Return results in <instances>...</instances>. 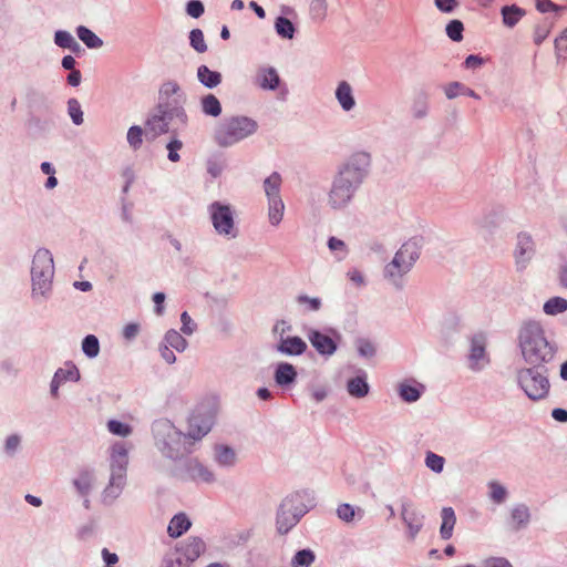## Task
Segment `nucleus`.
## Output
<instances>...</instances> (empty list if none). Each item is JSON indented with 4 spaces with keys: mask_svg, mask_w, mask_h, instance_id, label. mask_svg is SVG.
Returning <instances> with one entry per match:
<instances>
[{
    "mask_svg": "<svg viewBox=\"0 0 567 567\" xmlns=\"http://www.w3.org/2000/svg\"><path fill=\"white\" fill-rule=\"evenodd\" d=\"M217 411L216 399L199 403L188 420V431L185 437L194 441L202 440L210 431Z\"/></svg>",
    "mask_w": 567,
    "mask_h": 567,
    "instance_id": "1",
    "label": "nucleus"
},
{
    "mask_svg": "<svg viewBox=\"0 0 567 567\" xmlns=\"http://www.w3.org/2000/svg\"><path fill=\"white\" fill-rule=\"evenodd\" d=\"M54 275L53 258L49 250L39 249L32 260L31 276L33 292L44 295L50 290Z\"/></svg>",
    "mask_w": 567,
    "mask_h": 567,
    "instance_id": "2",
    "label": "nucleus"
},
{
    "mask_svg": "<svg viewBox=\"0 0 567 567\" xmlns=\"http://www.w3.org/2000/svg\"><path fill=\"white\" fill-rule=\"evenodd\" d=\"M520 346L526 361L534 365L543 363L548 354L547 342L538 328H525L520 333Z\"/></svg>",
    "mask_w": 567,
    "mask_h": 567,
    "instance_id": "3",
    "label": "nucleus"
},
{
    "mask_svg": "<svg viewBox=\"0 0 567 567\" xmlns=\"http://www.w3.org/2000/svg\"><path fill=\"white\" fill-rule=\"evenodd\" d=\"M248 134V118L245 116H231L225 118L215 131V141L220 146H229L241 140Z\"/></svg>",
    "mask_w": 567,
    "mask_h": 567,
    "instance_id": "4",
    "label": "nucleus"
},
{
    "mask_svg": "<svg viewBox=\"0 0 567 567\" xmlns=\"http://www.w3.org/2000/svg\"><path fill=\"white\" fill-rule=\"evenodd\" d=\"M213 226L219 235L236 237L234 215L229 206L218 202L209 206Z\"/></svg>",
    "mask_w": 567,
    "mask_h": 567,
    "instance_id": "5",
    "label": "nucleus"
},
{
    "mask_svg": "<svg viewBox=\"0 0 567 567\" xmlns=\"http://www.w3.org/2000/svg\"><path fill=\"white\" fill-rule=\"evenodd\" d=\"M519 383L525 393L533 400L545 398L549 390L548 380L533 369L520 371Z\"/></svg>",
    "mask_w": 567,
    "mask_h": 567,
    "instance_id": "6",
    "label": "nucleus"
},
{
    "mask_svg": "<svg viewBox=\"0 0 567 567\" xmlns=\"http://www.w3.org/2000/svg\"><path fill=\"white\" fill-rule=\"evenodd\" d=\"M349 175H355V173H351L347 169L341 172L334 181L330 193V202L333 208L343 207L351 198L352 188Z\"/></svg>",
    "mask_w": 567,
    "mask_h": 567,
    "instance_id": "7",
    "label": "nucleus"
},
{
    "mask_svg": "<svg viewBox=\"0 0 567 567\" xmlns=\"http://www.w3.org/2000/svg\"><path fill=\"white\" fill-rule=\"evenodd\" d=\"M416 259V249L413 244H404L399 251L395 254L392 264L390 265V274H394V269L398 271L405 270Z\"/></svg>",
    "mask_w": 567,
    "mask_h": 567,
    "instance_id": "8",
    "label": "nucleus"
},
{
    "mask_svg": "<svg viewBox=\"0 0 567 567\" xmlns=\"http://www.w3.org/2000/svg\"><path fill=\"white\" fill-rule=\"evenodd\" d=\"M146 128L154 136L168 132L167 112L163 105H158L156 111L147 118Z\"/></svg>",
    "mask_w": 567,
    "mask_h": 567,
    "instance_id": "9",
    "label": "nucleus"
},
{
    "mask_svg": "<svg viewBox=\"0 0 567 567\" xmlns=\"http://www.w3.org/2000/svg\"><path fill=\"white\" fill-rule=\"evenodd\" d=\"M205 549L203 539L190 537L181 546L179 554L187 563H193L205 553Z\"/></svg>",
    "mask_w": 567,
    "mask_h": 567,
    "instance_id": "10",
    "label": "nucleus"
},
{
    "mask_svg": "<svg viewBox=\"0 0 567 567\" xmlns=\"http://www.w3.org/2000/svg\"><path fill=\"white\" fill-rule=\"evenodd\" d=\"M309 340L316 350L322 354H331L337 348L331 337L319 331H311Z\"/></svg>",
    "mask_w": 567,
    "mask_h": 567,
    "instance_id": "11",
    "label": "nucleus"
},
{
    "mask_svg": "<svg viewBox=\"0 0 567 567\" xmlns=\"http://www.w3.org/2000/svg\"><path fill=\"white\" fill-rule=\"evenodd\" d=\"M298 522V516L295 514H290V505L289 503H285L281 506V509L277 517V528L280 533L286 534L289 529L296 525Z\"/></svg>",
    "mask_w": 567,
    "mask_h": 567,
    "instance_id": "12",
    "label": "nucleus"
},
{
    "mask_svg": "<svg viewBox=\"0 0 567 567\" xmlns=\"http://www.w3.org/2000/svg\"><path fill=\"white\" fill-rule=\"evenodd\" d=\"M442 524L440 535L443 539H450L456 524V516L452 507H444L441 512Z\"/></svg>",
    "mask_w": 567,
    "mask_h": 567,
    "instance_id": "13",
    "label": "nucleus"
},
{
    "mask_svg": "<svg viewBox=\"0 0 567 567\" xmlns=\"http://www.w3.org/2000/svg\"><path fill=\"white\" fill-rule=\"evenodd\" d=\"M192 523L185 514L175 515L167 527L168 535L173 538L182 536L190 527Z\"/></svg>",
    "mask_w": 567,
    "mask_h": 567,
    "instance_id": "14",
    "label": "nucleus"
},
{
    "mask_svg": "<svg viewBox=\"0 0 567 567\" xmlns=\"http://www.w3.org/2000/svg\"><path fill=\"white\" fill-rule=\"evenodd\" d=\"M297 377V371L292 364L280 363L275 371V380L278 385L291 384Z\"/></svg>",
    "mask_w": 567,
    "mask_h": 567,
    "instance_id": "15",
    "label": "nucleus"
},
{
    "mask_svg": "<svg viewBox=\"0 0 567 567\" xmlns=\"http://www.w3.org/2000/svg\"><path fill=\"white\" fill-rule=\"evenodd\" d=\"M307 348L306 342L299 337H289L282 339L278 349L286 354H301Z\"/></svg>",
    "mask_w": 567,
    "mask_h": 567,
    "instance_id": "16",
    "label": "nucleus"
},
{
    "mask_svg": "<svg viewBox=\"0 0 567 567\" xmlns=\"http://www.w3.org/2000/svg\"><path fill=\"white\" fill-rule=\"evenodd\" d=\"M197 78L199 82L208 89L216 87L221 82V74L217 71H212L206 65H200L197 69Z\"/></svg>",
    "mask_w": 567,
    "mask_h": 567,
    "instance_id": "17",
    "label": "nucleus"
},
{
    "mask_svg": "<svg viewBox=\"0 0 567 567\" xmlns=\"http://www.w3.org/2000/svg\"><path fill=\"white\" fill-rule=\"evenodd\" d=\"M111 462L113 471H115L116 467L121 474L125 470V465L127 463V450L123 443H116L112 446Z\"/></svg>",
    "mask_w": 567,
    "mask_h": 567,
    "instance_id": "18",
    "label": "nucleus"
},
{
    "mask_svg": "<svg viewBox=\"0 0 567 567\" xmlns=\"http://www.w3.org/2000/svg\"><path fill=\"white\" fill-rule=\"evenodd\" d=\"M202 111L209 116L217 117L221 114V104L219 100L213 95L207 94L200 100Z\"/></svg>",
    "mask_w": 567,
    "mask_h": 567,
    "instance_id": "19",
    "label": "nucleus"
},
{
    "mask_svg": "<svg viewBox=\"0 0 567 567\" xmlns=\"http://www.w3.org/2000/svg\"><path fill=\"white\" fill-rule=\"evenodd\" d=\"M256 81L264 89H275L279 84V76L274 69H262L258 72Z\"/></svg>",
    "mask_w": 567,
    "mask_h": 567,
    "instance_id": "20",
    "label": "nucleus"
},
{
    "mask_svg": "<svg viewBox=\"0 0 567 567\" xmlns=\"http://www.w3.org/2000/svg\"><path fill=\"white\" fill-rule=\"evenodd\" d=\"M76 34L80 40L90 49H97L103 45V41L86 27H79Z\"/></svg>",
    "mask_w": 567,
    "mask_h": 567,
    "instance_id": "21",
    "label": "nucleus"
},
{
    "mask_svg": "<svg viewBox=\"0 0 567 567\" xmlns=\"http://www.w3.org/2000/svg\"><path fill=\"white\" fill-rule=\"evenodd\" d=\"M525 14L517 6H506L502 9L503 22L507 27H514Z\"/></svg>",
    "mask_w": 567,
    "mask_h": 567,
    "instance_id": "22",
    "label": "nucleus"
},
{
    "mask_svg": "<svg viewBox=\"0 0 567 567\" xmlns=\"http://www.w3.org/2000/svg\"><path fill=\"white\" fill-rule=\"evenodd\" d=\"M423 390V385L419 383H402L400 385V395L406 402L416 401Z\"/></svg>",
    "mask_w": 567,
    "mask_h": 567,
    "instance_id": "23",
    "label": "nucleus"
},
{
    "mask_svg": "<svg viewBox=\"0 0 567 567\" xmlns=\"http://www.w3.org/2000/svg\"><path fill=\"white\" fill-rule=\"evenodd\" d=\"M337 99L344 110H350L354 105L351 87L342 82L337 89Z\"/></svg>",
    "mask_w": 567,
    "mask_h": 567,
    "instance_id": "24",
    "label": "nucleus"
},
{
    "mask_svg": "<svg viewBox=\"0 0 567 567\" xmlns=\"http://www.w3.org/2000/svg\"><path fill=\"white\" fill-rule=\"evenodd\" d=\"M282 179L278 173H272L264 182V188L268 197H278Z\"/></svg>",
    "mask_w": 567,
    "mask_h": 567,
    "instance_id": "25",
    "label": "nucleus"
},
{
    "mask_svg": "<svg viewBox=\"0 0 567 567\" xmlns=\"http://www.w3.org/2000/svg\"><path fill=\"white\" fill-rule=\"evenodd\" d=\"M316 559V555L310 549H302L296 553L291 559V567H309Z\"/></svg>",
    "mask_w": 567,
    "mask_h": 567,
    "instance_id": "26",
    "label": "nucleus"
},
{
    "mask_svg": "<svg viewBox=\"0 0 567 567\" xmlns=\"http://www.w3.org/2000/svg\"><path fill=\"white\" fill-rule=\"evenodd\" d=\"M567 310V300L560 297H554L547 300L544 305V311L547 315L554 316Z\"/></svg>",
    "mask_w": 567,
    "mask_h": 567,
    "instance_id": "27",
    "label": "nucleus"
},
{
    "mask_svg": "<svg viewBox=\"0 0 567 567\" xmlns=\"http://www.w3.org/2000/svg\"><path fill=\"white\" fill-rule=\"evenodd\" d=\"M165 342L168 348H174L177 351H184L187 346V341L184 337L175 330H169L165 334Z\"/></svg>",
    "mask_w": 567,
    "mask_h": 567,
    "instance_id": "28",
    "label": "nucleus"
},
{
    "mask_svg": "<svg viewBox=\"0 0 567 567\" xmlns=\"http://www.w3.org/2000/svg\"><path fill=\"white\" fill-rule=\"evenodd\" d=\"M285 205L280 198H274L269 206V220L272 225H278L284 217Z\"/></svg>",
    "mask_w": 567,
    "mask_h": 567,
    "instance_id": "29",
    "label": "nucleus"
},
{
    "mask_svg": "<svg viewBox=\"0 0 567 567\" xmlns=\"http://www.w3.org/2000/svg\"><path fill=\"white\" fill-rule=\"evenodd\" d=\"M368 384L363 378H354L348 382V391L351 395L362 398L368 393Z\"/></svg>",
    "mask_w": 567,
    "mask_h": 567,
    "instance_id": "30",
    "label": "nucleus"
},
{
    "mask_svg": "<svg viewBox=\"0 0 567 567\" xmlns=\"http://www.w3.org/2000/svg\"><path fill=\"white\" fill-rule=\"evenodd\" d=\"M190 47L198 53L207 51V44L205 42L204 33L200 29H193L189 33Z\"/></svg>",
    "mask_w": 567,
    "mask_h": 567,
    "instance_id": "31",
    "label": "nucleus"
},
{
    "mask_svg": "<svg viewBox=\"0 0 567 567\" xmlns=\"http://www.w3.org/2000/svg\"><path fill=\"white\" fill-rule=\"evenodd\" d=\"M189 474L193 480L210 482L213 480V474L205 466L195 462L189 467Z\"/></svg>",
    "mask_w": 567,
    "mask_h": 567,
    "instance_id": "32",
    "label": "nucleus"
},
{
    "mask_svg": "<svg viewBox=\"0 0 567 567\" xmlns=\"http://www.w3.org/2000/svg\"><path fill=\"white\" fill-rule=\"evenodd\" d=\"M82 350L90 358L96 357L100 351L97 338L93 334L86 336L82 342Z\"/></svg>",
    "mask_w": 567,
    "mask_h": 567,
    "instance_id": "33",
    "label": "nucleus"
},
{
    "mask_svg": "<svg viewBox=\"0 0 567 567\" xmlns=\"http://www.w3.org/2000/svg\"><path fill=\"white\" fill-rule=\"evenodd\" d=\"M55 382L76 381L80 377L79 370L74 365L61 368L55 372Z\"/></svg>",
    "mask_w": 567,
    "mask_h": 567,
    "instance_id": "34",
    "label": "nucleus"
},
{
    "mask_svg": "<svg viewBox=\"0 0 567 567\" xmlns=\"http://www.w3.org/2000/svg\"><path fill=\"white\" fill-rule=\"evenodd\" d=\"M107 429L112 434L122 437H126L132 433V427L128 424L122 423L116 420H110L107 422Z\"/></svg>",
    "mask_w": 567,
    "mask_h": 567,
    "instance_id": "35",
    "label": "nucleus"
},
{
    "mask_svg": "<svg viewBox=\"0 0 567 567\" xmlns=\"http://www.w3.org/2000/svg\"><path fill=\"white\" fill-rule=\"evenodd\" d=\"M276 30L278 34L284 38L291 39L293 37L295 28L291 21L286 18H278L276 21Z\"/></svg>",
    "mask_w": 567,
    "mask_h": 567,
    "instance_id": "36",
    "label": "nucleus"
},
{
    "mask_svg": "<svg viewBox=\"0 0 567 567\" xmlns=\"http://www.w3.org/2000/svg\"><path fill=\"white\" fill-rule=\"evenodd\" d=\"M68 111L74 124L80 125L83 123V112L78 100L71 99L68 102Z\"/></svg>",
    "mask_w": 567,
    "mask_h": 567,
    "instance_id": "37",
    "label": "nucleus"
},
{
    "mask_svg": "<svg viewBox=\"0 0 567 567\" xmlns=\"http://www.w3.org/2000/svg\"><path fill=\"white\" fill-rule=\"evenodd\" d=\"M142 136L143 130L141 126H131L127 132V142L134 150H137L142 145Z\"/></svg>",
    "mask_w": 567,
    "mask_h": 567,
    "instance_id": "38",
    "label": "nucleus"
},
{
    "mask_svg": "<svg viewBox=\"0 0 567 567\" xmlns=\"http://www.w3.org/2000/svg\"><path fill=\"white\" fill-rule=\"evenodd\" d=\"M54 42L60 48L66 49L68 47L76 45V41L68 31H56Z\"/></svg>",
    "mask_w": 567,
    "mask_h": 567,
    "instance_id": "39",
    "label": "nucleus"
},
{
    "mask_svg": "<svg viewBox=\"0 0 567 567\" xmlns=\"http://www.w3.org/2000/svg\"><path fill=\"white\" fill-rule=\"evenodd\" d=\"M446 33L453 41H461L463 38V24L458 20L451 21L446 27Z\"/></svg>",
    "mask_w": 567,
    "mask_h": 567,
    "instance_id": "40",
    "label": "nucleus"
},
{
    "mask_svg": "<svg viewBox=\"0 0 567 567\" xmlns=\"http://www.w3.org/2000/svg\"><path fill=\"white\" fill-rule=\"evenodd\" d=\"M444 458L435 453L429 452L426 455V466L430 467L432 471L440 473L443 470L444 466Z\"/></svg>",
    "mask_w": 567,
    "mask_h": 567,
    "instance_id": "41",
    "label": "nucleus"
},
{
    "mask_svg": "<svg viewBox=\"0 0 567 567\" xmlns=\"http://www.w3.org/2000/svg\"><path fill=\"white\" fill-rule=\"evenodd\" d=\"M216 458L223 465H230L235 461V453L229 447L220 446L217 449Z\"/></svg>",
    "mask_w": 567,
    "mask_h": 567,
    "instance_id": "42",
    "label": "nucleus"
},
{
    "mask_svg": "<svg viewBox=\"0 0 567 567\" xmlns=\"http://www.w3.org/2000/svg\"><path fill=\"white\" fill-rule=\"evenodd\" d=\"M338 517L347 523L353 520L355 509L349 504H341L337 509Z\"/></svg>",
    "mask_w": 567,
    "mask_h": 567,
    "instance_id": "43",
    "label": "nucleus"
},
{
    "mask_svg": "<svg viewBox=\"0 0 567 567\" xmlns=\"http://www.w3.org/2000/svg\"><path fill=\"white\" fill-rule=\"evenodd\" d=\"M74 484L81 493H83V494L87 493L92 485L91 474L87 472L82 473L79 476V478L75 480Z\"/></svg>",
    "mask_w": 567,
    "mask_h": 567,
    "instance_id": "44",
    "label": "nucleus"
},
{
    "mask_svg": "<svg viewBox=\"0 0 567 567\" xmlns=\"http://www.w3.org/2000/svg\"><path fill=\"white\" fill-rule=\"evenodd\" d=\"M183 147V142L179 141V140H172L168 144H167V150H168V159L171 162H178L181 159V156L178 154V151Z\"/></svg>",
    "mask_w": 567,
    "mask_h": 567,
    "instance_id": "45",
    "label": "nucleus"
},
{
    "mask_svg": "<svg viewBox=\"0 0 567 567\" xmlns=\"http://www.w3.org/2000/svg\"><path fill=\"white\" fill-rule=\"evenodd\" d=\"M186 12L193 18H199L204 13V4L198 0H190L187 3Z\"/></svg>",
    "mask_w": 567,
    "mask_h": 567,
    "instance_id": "46",
    "label": "nucleus"
},
{
    "mask_svg": "<svg viewBox=\"0 0 567 567\" xmlns=\"http://www.w3.org/2000/svg\"><path fill=\"white\" fill-rule=\"evenodd\" d=\"M535 6L536 9L542 13L556 12L559 10V7L551 0H535Z\"/></svg>",
    "mask_w": 567,
    "mask_h": 567,
    "instance_id": "47",
    "label": "nucleus"
},
{
    "mask_svg": "<svg viewBox=\"0 0 567 567\" xmlns=\"http://www.w3.org/2000/svg\"><path fill=\"white\" fill-rule=\"evenodd\" d=\"M491 488V497L496 502L501 503L505 499L506 491L499 484L493 483L489 486Z\"/></svg>",
    "mask_w": 567,
    "mask_h": 567,
    "instance_id": "48",
    "label": "nucleus"
},
{
    "mask_svg": "<svg viewBox=\"0 0 567 567\" xmlns=\"http://www.w3.org/2000/svg\"><path fill=\"white\" fill-rule=\"evenodd\" d=\"M181 321L183 324L182 331L186 334H192L196 328V324L194 323V321L186 311L182 313Z\"/></svg>",
    "mask_w": 567,
    "mask_h": 567,
    "instance_id": "49",
    "label": "nucleus"
},
{
    "mask_svg": "<svg viewBox=\"0 0 567 567\" xmlns=\"http://www.w3.org/2000/svg\"><path fill=\"white\" fill-rule=\"evenodd\" d=\"M512 518L516 522L515 528H518L528 520V513L526 509L517 508L513 511Z\"/></svg>",
    "mask_w": 567,
    "mask_h": 567,
    "instance_id": "50",
    "label": "nucleus"
},
{
    "mask_svg": "<svg viewBox=\"0 0 567 567\" xmlns=\"http://www.w3.org/2000/svg\"><path fill=\"white\" fill-rule=\"evenodd\" d=\"M484 567H513L504 557H489L484 561Z\"/></svg>",
    "mask_w": 567,
    "mask_h": 567,
    "instance_id": "51",
    "label": "nucleus"
},
{
    "mask_svg": "<svg viewBox=\"0 0 567 567\" xmlns=\"http://www.w3.org/2000/svg\"><path fill=\"white\" fill-rule=\"evenodd\" d=\"M555 47L559 54H567V28L555 40Z\"/></svg>",
    "mask_w": 567,
    "mask_h": 567,
    "instance_id": "52",
    "label": "nucleus"
},
{
    "mask_svg": "<svg viewBox=\"0 0 567 567\" xmlns=\"http://www.w3.org/2000/svg\"><path fill=\"white\" fill-rule=\"evenodd\" d=\"M298 302L301 305H306L310 310H318L320 308V300L318 298L300 296L298 298Z\"/></svg>",
    "mask_w": 567,
    "mask_h": 567,
    "instance_id": "53",
    "label": "nucleus"
},
{
    "mask_svg": "<svg viewBox=\"0 0 567 567\" xmlns=\"http://www.w3.org/2000/svg\"><path fill=\"white\" fill-rule=\"evenodd\" d=\"M140 332V326L137 323H128L123 329V337L126 340L135 338Z\"/></svg>",
    "mask_w": 567,
    "mask_h": 567,
    "instance_id": "54",
    "label": "nucleus"
},
{
    "mask_svg": "<svg viewBox=\"0 0 567 567\" xmlns=\"http://www.w3.org/2000/svg\"><path fill=\"white\" fill-rule=\"evenodd\" d=\"M457 3V0H435L436 7L444 12H451Z\"/></svg>",
    "mask_w": 567,
    "mask_h": 567,
    "instance_id": "55",
    "label": "nucleus"
},
{
    "mask_svg": "<svg viewBox=\"0 0 567 567\" xmlns=\"http://www.w3.org/2000/svg\"><path fill=\"white\" fill-rule=\"evenodd\" d=\"M462 91V85L457 82L450 83L445 86V94L449 99L455 97Z\"/></svg>",
    "mask_w": 567,
    "mask_h": 567,
    "instance_id": "56",
    "label": "nucleus"
},
{
    "mask_svg": "<svg viewBox=\"0 0 567 567\" xmlns=\"http://www.w3.org/2000/svg\"><path fill=\"white\" fill-rule=\"evenodd\" d=\"M359 351L363 355H372L374 353V347L371 342L361 340L359 342Z\"/></svg>",
    "mask_w": 567,
    "mask_h": 567,
    "instance_id": "57",
    "label": "nucleus"
},
{
    "mask_svg": "<svg viewBox=\"0 0 567 567\" xmlns=\"http://www.w3.org/2000/svg\"><path fill=\"white\" fill-rule=\"evenodd\" d=\"M483 63V59L477 55H470L465 60V66L468 69H474L480 66Z\"/></svg>",
    "mask_w": 567,
    "mask_h": 567,
    "instance_id": "58",
    "label": "nucleus"
},
{
    "mask_svg": "<svg viewBox=\"0 0 567 567\" xmlns=\"http://www.w3.org/2000/svg\"><path fill=\"white\" fill-rule=\"evenodd\" d=\"M153 300L154 302L156 303V308H155V311L157 315H162L163 313V307H162V303L164 302L165 300V295L163 292H156L154 293L153 296Z\"/></svg>",
    "mask_w": 567,
    "mask_h": 567,
    "instance_id": "59",
    "label": "nucleus"
},
{
    "mask_svg": "<svg viewBox=\"0 0 567 567\" xmlns=\"http://www.w3.org/2000/svg\"><path fill=\"white\" fill-rule=\"evenodd\" d=\"M161 353H162L163 359H164L167 363H174V362H175L176 357H175L174 352L168 348V346H164V347L161 349Z\"/></svg>",
    "mask_w": 567,
    "mask_h": 567,
    "instance_id": "60",
    "label": "nucleus"
},
{
    "mask_svg": "<svg viewBox=\"0 0 567 567\" xmlns=\"http://www.w3.org/2000/svg\"><path fill=\"white\" fill-rule=\"evenodd\" d=\"M81 82V72L79 70H73L68 75V83L72 86H78Z\"/></svg>",
    "mask_w": 567,
    "mask_h": 567,
    "instance_id": "61",
    "label": "nucleus"
},
{
    "mask_svg": "<svg viewBox=\"0 0 567 567\" xmlns=\"http://www.w3.org/2000/svg\"><path fill=\"white\" fill-rule=\"evenodd\" d=\"M553 417L558 422H567V411L563 409H555L553 411Z\"/></svg>",
    "mask_w": 567,
    "mask_h": 567,
    "instance_id": "62",
    "label": "nucleus"
},
{
    "mask_svg": "<svg viewBox=\"0 0 567 567\" xmlns=\"http://www.w3.org/2000/svg\"><path fill=\"white\" fill-rule=\"evenodd\" d=\"M74 65H75V60L73 56L71 55H65L63 59H62V66L65 69V70H71L73 71L74 70Z\"/></svg>",
    "mask_w": 567,
    "mask_h": 567,
    "instance_id": "63",
    "label": "nucleus"
},
{
    "mask_svg": "<svg viewBox=\"0 0 567 567\" xmlns=\"http://www.w3.org/2000/svg\"><path fill=\"white\" fill-rule=\"evenodd\" d=\"M559 282L563 287L567 288V266L563 267L559 271Z\"/></svg>",
    "mask_w": 567,
    "mask_h": 567,
    "instance_id": "64",
    "label": "nucleus"
}]
</instances>
